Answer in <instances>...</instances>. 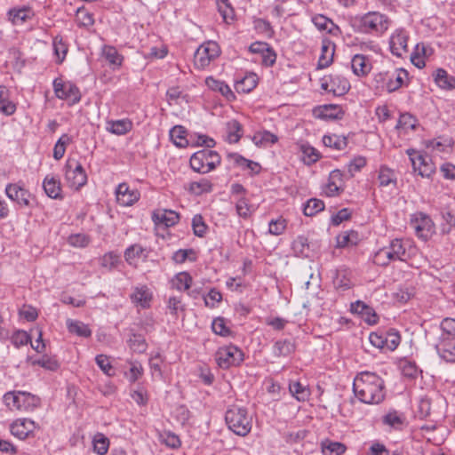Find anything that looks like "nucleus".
<instances>
[{
    "label": "nucleus",
    "instance_id": "1a4fd4ad",
    "mask_svg": "<svg viewBox=\"0 0 455 455\" xmlns=\"http://www.w3.org/2000/svg\"><path fill=\"white\" fill-rule=\"evenodd\" d=\"M54 93L58 99L68 101L69 105H74L81 100V92L79 88L72 82H64L60 78L53 81Z\"/></svg>",
    "mask_w": 455,
    "mask_h": 455
},
{
    "label": "nucleus",
    "instance_id": "423d86ee",
    "mask_svg": "<svg viewBox=\"0 0 455 455\" xmlns=\"http://www.w3.org/2000/svg\"><path fill=\"white\" fill-rule=\"evenodd\" d=\"M4 403L10 410L32 411L40 406L41 399L28 392L12 391L4 395Z\"/></svg>",
    "mask_w": 455,
    "mask_h": 455
},
{
    "label": "nucleus",
    "instance_id": "f3484780",
    "mask_svg": "<svg viewBox=\"0 0 455 455\" xmlns=\"http://www.w3.org/2000/svg\"><path fill=\"white\" fill-rule=\"evenodd\" d=\"M116 200L123 206H131L140 199V192L136 189H130L126 183L118 185L116 190Z\"/></svg>",
    "mask_w": 455,
    "mask_h": 455
},
{
    "label": "nucleus",
    "instance_id": "c9c22d12",
    "mask_svg": "<svg viewBox=\"0 0 455 455\" xmlns=\"http://www.w3.org/2000/svg\"><path fill=\"white\" fill-rule=\"evenodd\" d=\"M312 21L320 30H328L331 35H337L340 32L339 28L337 25L322 14L313 17Z\"/></svg>",
    "mask_w": 455,
    "mask_h": 455
},
{
    "label": "nucleus",
    "instance_id": "473e14b6",
    "mask_svg": "<svg viewBox=\"0 0 455 455\" xmlns=\"http://www.w3.org/2000/svg\"><path fill=\"white\" fill-rule=\"evenodd\" d=\"M227 139L229 143H237L243 136V126L235 119L228 121L226 124Z\"/></svg>",
    "mask_w": 455,
    "mask_h": 455
},
{
    "label": "nucleus",
    "instance_id": "4be33fe9",
    "mask_svg": "<svg viewBox=\"0 0 455 455\" xmlns=\"http://www.w3.org/2000/svg\"><path fill=\"white\" fill-rule=\"evenodd\" d=\"M205 84L210 90L219 92L228 100H234L235 98L230 87L223 81L215 79L212 76H209L205 79Z\"/></svg>",
    "mask_w": 455,
    "mask_h": 455
},
{
    "label": "nucleus",
    "instance_id": "b1692460",
    "mask_svg": "<svg viewBox=\"0 0 455 455\" xmlns=\"http://www.w3.org/2000/svg\"><path fill=\"white\" fill-rule=\"evenodd\" d=\"M351 68L356 76H363L371 71V64L364 55L356 54L351 60Z\"/></svg>",
    "mask_w": 455,
    "mask_h": 455
},
{
    "label": "nucleus",
    "instance_id": "4c0bfd02",
    "mask_svg": "<svg viewBox=\"0 0 455 455\" xmlns=\"http://www.w3.org/2000/svg\"><path fill=\"white\" fill-rule=\"evenodd\" d=\"M33 16V12L28 7H23L20 9H11L8 12L9 20L12 24L17 25L20 22L23 23L28 20H30Z\"/></svg>",
    "mask_w": 455,
    "mask_h": 455
},
{
    "label": "nucleus",
    "instance_id": "09e8293b",
    "mask_svg": "<svg viewBox=\"0 0 455 455\" xmlns=\"http://www.w3.org/2000/svg\"><path fill=\"white\" fill-rule=\"evenodd\" d=\"M402 374L408 379H415L418 378L421 371L414 362L403 360L400 363Z\"/></svg>",
    "mask_w": 455,
    "mask_h": 455
},
{
    "label": "nucleus",
    "instance_id": "aec40b11",
    "mask_svg": "<svg viewBox=\"0 0 455 455\" xmlns=\"http://www.w3.org/2000/svg\"><path fill=\"white\" fill-rule=\"evenodd\" d=\"M152 220L156 225L163 224L165 227H173L180 220V214L172 210H156L152 213Z\"/></svg>",
    "mask_w": 455,
    "mask_h": 455
},
{
    "label": "nucleus",
    "instance_id": "c03bdc74",
    "mask_svg": "<svg viewBox=\"0 0 455 455\" xmlns=\"http://www.w3.org/2000/svg\"><path fill=\"white\" fill-rule=\"evenodd\" d=\"M405 418L396 411H391L382 418V423L395 429H401Z\"/></svg>",
    "mask_w": 455,
    "mask_h": 455
},
{
    "label": "nucleus",
    "instance_id": "69168bd1",
    "mask_svg": "<svg viewBox=\"0 0 455 455\" xmlns=\"http://www.w3.org/2000/svg\"><path fill=\"white\" fill-rule=\"evenodd\" d=\"M387 247L399 260H404L406 249L402 239L395 238L392 240Z\"/></svg>",
    "mask_w": 455,
    "mask_h": 455
},
{
    "label": "nucleus",
    "instance_id": "de8ad7c7",
    "mask_svg": "<svg viewBox=\"0 0 455 455\" xmlns=\"http://www.w3.org/2000/svg\"><path fill=\"white\" fill-rule=\"evenodd\" d=\"M378 180L379 186L387 187L393 184L396 186V176L393 170L386 166H381L379 172Z\"/></svg>",
    "mask_w": 455,
    "mask_h": 455
},
{
    "label": "nucleus",
    "instance_id": "f03ea898",
    "mask_svg": "<svg viewBox=\"0 0 455 455\" xmlns=\"http://www.w3.org/2000/svg\"><path fill=\"white\" fill-rule=\"evenodd\" d=\"M405 79H408V72L405 69L391 68L374 74L372 84L380 92L391 93L400 89Z\"/></svg>",
    "mask_w": 455,
    "mask_h": 455
},
{
    "label": "nucleus",
    "instance_id": "5701e85b",
    "mask_svg": "<svg viewBox=\"0 0 455 455\" xmlns=\"http://www.w3.org/2000/svg\"><path fill=\"white\" fill-rule=\"evenodd\" d=\"M228 157L243 170H249L251 174H258L260 172L261 166L259 164L246 159L237 153H229Z\"/></svg>",
    "mask_w": 455,
    "mask_h": 455
},
{
    "label": "nucleus",
    "instance_id": "79ce46f5",
    "mask_svg": "<svg viewBox=\"0 0 455 455\" xmlns=\"http://www.w3.org/2000/svg\"><path fill=\"white\" fill-rule=\"evenodd\" d=\"M131 298L132 301L140 305L142 307H148L151 300V294L146 286L136 287Z\"/></svg>",
    "mask_w": 455,
    "mask_h": 455
},
{
    "label": "nucleus",
    "instance_id": "ea45409f",
    "mask_svg": "<svg viewBox=\"0 0 455 455\" xmlns=\"http://www.w3.org/2000/svg\"><path fill=\"white\" fill-rule=\"evenodd\" d=\"M212 183L208 179L203 178L198 181L190 182L188 190L193 195L201 196L212 192Z\"/></svg>",
    "mask_w": 455,
    "mask_h": 455
},
{
    "label": "nucleus",
    "instance_id": "2f4dec72",
    "mask_svg": "<svg viewBox=\"0 0 455 455\" xmlns=\"http://www.w3.org/2000/svg\"><path fill=\"white\" fill-rule=\"evenodd\" d=\"M0 111L5 116H12L16 111V105L10 100V92L0 86Z\"/></svg>",
    "mask_w": 455,
    "mask_h": 455
},
{
    "label": "nucleus",
    "instance_id": "a878e982",
    "mask_svg": "<svg viewBox=\"0 0 455 455\" xmlns=\"http://www.w3.org/2000/svg\"><path fill=\"white\" fill-rule=\"evenodd\" d=\"M289 391L291 395L299 402H307L309 400L311 392L307 386L299 381H290Z\"/></svg>",
    "mask_w": 455,
    "mask_h": 455
},
{
    "label": "nucleus",
    "instance_id": "dca6fc26",
    "mask_svg": "<svg viewBox=\"0 0 455 455\" xmlns=\"http://www.w3.org/2000/svg\"><path fill=\"white\" fill-rule=\"evenodd\" d=\"M350 311L353 314L360 315L368 324L373 325L379 321V316L375 310L362 300L351 303Z\"/></svg>",
    "mask_w": 455,
    "mask_h": 455
},
{
    "label": "nucleus",
    "instance_id": "4468645a",
    "mask_svg": "<svg viewBox=\"0 0 455 455\" xmlns=\"http://www.w3.org/2000/svg\"><path fill=\"white\" fill-rule=\"evenodd\" d=\"M6 196L13 202H16L20 207L31 206V194L28 190L19 184H8L5 188Z\"/></svg>",
    "mask_w": 455,
    "mask_h": 455
},
{
    "label": "nucleus",
    "instance_id": "9d476101",
    "mask_svg": "<svg viewBox=\"0 0 455 455\" xmlns=\"http://www.w3.org/2000/svg\"><path fill=\"white\" fill-rule=\"evenodd\" d=\"M220 48L216 42L208 41L201 44L196 50L194 61L196 67L204 68L212 60L219 57Z\"/></svg>",
    "mask_w": 455,
    "mask_h": 455
},
{
    "label": "nucleus",
    "instance_id": "37998d69",
    "mask_svg": "<svg viewBox=\"0 0 455 455\" xmlns=\"http://www.w3.org/2000/svg\"><path fill=\"white\" fill-rule=\"evenodd\" d=\"M172 287L176 290L182 291H188L192 285L193 278L187 272L178 273L172 279Z\"/></svg>",
    "mask_w": 455,
    "mask_h": 455
},
{
    "label": "nucleus",
    "instance_id": "2eb2a0df",
    "mask_svg": "<svg viewBox=\"0 0 455 455\" xmlns=\"http://www.w3.org/2000/svg\"><path fill=\"white\" fill-rule=\"evenodd\" d=\"M408 35L404 29H396L389 40L391 52L396 57H403L408 52Z\"/></svg>",
    "mask_w": 455,
    "mask_h": 455
},
{
    "label": "nucleus",
    "instance_id": "6e6552de",
    "mask_svg": "<svg viewBox=\"0 0 455 455\" xmlns=\"http://www.w3.org/2000/svg\"><path fill=\"white\" fill-rule=\"evenodd\" d=\"M64 168L66 180L71 188L78 190L86 184L87 175L79 162L68 159Z\"/></svg>",
    "mask_w": 455,
    "mask_h": 455
},
{
    "label": "nucleus",
    "instance_id": "f704fd0d",
    "mask_svg": "<svg viewBox=\"0 0 455 455\" xmlns=\"http://www.w3.org/2000/svg\"><path fill=\"white\" fill-rule=\"evenodd\" d=\"M132 128V123L128 119L108 122L107 130L116 135H124Z\"/></svg>",
    "mask_w": 455,
    "mask_h": 455
},
{
    "label": "nucleus",
    "instance_id": "72a5a7b5",
    "mask_svg": "<svg viewBox=\"0 0 455 455\" xmlns=\"http://www.w3.org/2000/svg\"><path fill=\"white\" fill-rule=\"evenodd\" d=\"M66 324L70 333L83 338H89L92 335L89 326L81 321L68 319Z\"/></svg>",
    "mask_w": 455,
    "mask_h": 455
},
{
    "label": "nucleus",
    "instance_id": "58836bf2",
    "mask_svg": "<svg viewBox=\"0 0 455 455\" xmlns=\"http://www.w3.org/2000/svg\"><path fill=\"white\" fill-rule=\"evenodd\" d=\"M323 143L325 147L336 150H342L347 146V138L338 134L324 135L323 137Z\"/></svg>",
    "mask_w": 455,
    "mask_h": 455
},
{
    "label": "nucleus",
    "instance_id": "39448f33",
    "mask_svg": "<svg viewBox=\"0 0 455 455\" xmlns=\"http://www.w3.org/2000/svg\"><path fill=\"white\" fill-rule=\"evenodd\" d=\"M221 163V156L217 151L208 148L201 149L194 153L189 164L196 172L205 174L215 170Z\"/></svg>",
    "mask_w": 455,
    "mask_h": 455
},
{
    "label": "nucleus",
    "instance_id": "c85d7f7f",
    "mask_svg": "<svg viewBox=\"0 0 455 455\" xmlns=\"http://www.w3.org/2000/svg\"><path fill=\"white\" fill-rule=\"evenodd\" d=\"M321 451L323 455H342L346 452L347 447L340 442H334L328 438L323 439L321 443Z\"/></svg>",
    "mask_w": 455,
    "mask_h": 455
},
{
    "label": "nucleus",
    "instance_id": "f257e3e1",
    "mask_svg": "<svg viewBox=\"0 0 455 455\" xmlns=\"http://www.w3.org/2000/svg\"><path fill=\"white\" fill-rule=\"evenodd\" d=\"M353 391L360 402L379 404L386 397L385 381L375 372H359L353 382Z\"/></svg>",
    "mask_w": 455,
    "mask_h": 455
},
{
    "label": "nucleus",
    "instance_id": "5fc2aeb1",
    "mask_svg": "<svg viewBox=\"0 0 455 455\" xmlns=\"http://www.w3.org/2000/svg\"><path fill=\"white\" fill-rule=\"evenodd\" d=\"M277 136L268 131L257 133L253 137V141L257 146L272 145L277 142Z\"/></svg>",
    "mask_w": 455,
    "mask_h": 455
},
{
    "label": "nucleus",
    "instance_id": "cd10ccee",
    "mask_svg": "<svg viewBox=\"0 0 455 455\" xmlns=\"http://www.w3.org/2000/svg\"><path fill=\"white\" fill-rule=\"evenodd\" d=\"M359 241L358 232L355 230L344 231L336 236V246L338 248L355 246Z\"/></svg>",
    "mask_w": 455,
    "mask_h": 455
},
{
    "label": "nucleus",
    "instance_id": "13d9d810",
    "mask_svg": "<svg viewBox=\"0 0 455 455\" xmlns=\"http://www.w3.org/2000/svg\"><path fill=\"white\" fill-rule=\"evenodd\" d=\"M440 328L442 330V334L440 338L451 339L455 338V319L446 317L444 318L440 324Z\"/></svg>",
    "mask_w": 455,
    "mask_h": 455
},
{
    "label": "nucleus",
    "instance_id": "8fccbe9b",
    "mask_svg": "<svg viewBox=\"0 0 455 455\" xmlns=\"http://www.w3.org/2000/svg\"><path fill=\"white\" fill-rule=\"evenodd\" d=\"M103 56L110 65L120 67L123 62V56L118 53L114 46L105 45L102 50Z\"/></svg>",
    "mask_w": 455,
    "mask_h": 455
},
{
    "label": "nucleus",
    "instance_id": "e2e57ef3",
    "mask_svg": "<svg viewBox=\"0 0 455 455\" xmlns=\"http://www.w3.org/2000/svg\"><path fill=\"white\" fill-rule=\"evenodd\" d=\"M443 223L441 224V233L443 235H448L451 229L455 228V215L451 212H442Z\"/></svg>",
    "mask_w": 455,
    "mask_h": 455
},
{
    "label": "nucleus",
    "instance_id": "7c9ffc66",
    "mask_svg": "<svg viewBox=\"0 0 455 455\" xmlns=\"http://www.w3.org/2000/svg\"><path fill=\"white\" fill-rule=\"evenodd\" d=\"M258 84V76L254 73L245 75L242 79L235 82V88L237 92L248 93Z\"/></svg>",
    "mask_w": 455,
    "mask_h": 455
},
{
    "label": "nucleus",
    "instance_id": "6ab92c4d",
    "mask_svg": "<svg viewBox=\"0 0 455 455\" xmlns=\"http://www.w3.org/2000/svg\"><path fill=\"white\" fill-rule=\"evenodd\" d=\"M313 114L316 118L328 120V119H341L344 116L342 108L339 105L326 104L314 108Z\"/></svg>",
    "mask_w": 455,
    "mask_h": 455
},
{
    "label": "nucleus",
    "instance_id": "bb28decb",
    "mask_svg": "<svg viewBox=\"0 0 455 455\" xmlns=\"http://www.w3.org/2000/svg\"><path fill=\"white\" fill-rule=\"evenodd\" d=\"M43 188L45 194L52 199H61L60 182L54 177L46 176L43 182Z\"/></svg>",
    "mask_w": 455,
    "mask_h": 455
},
{
    "label": "nucleus",
    "instance_id": "6e6d98bb",
    "mask_svg": "<svg viewBox=\"0 0 455 455\" xmlns=\"http://www.w3.org/2000/svg\"><path fill=\"white\" fill-rule=\"evenodd\" d=\"M11 342L15 347L20 348L31 343V336L23 330H17L11 336Z\"/></svg>",
    "mask_w": 455,
    "mask_h": 455
},
{
    "label": "nucleus",
    "instance_id": "0eeeda50",
    "mask_svg": "<svg viewBox=\"0 0 455 455\" xmlns=\"http://www.w3.org/2000/svg\"><path fill=\"white\" fill-rule=\"evenodd\" d=\"M244 359L243 351L236 346L229 345L220 347L215 355L218 365L222 369L240 365Z\"/></svg>",
    "mask_w": 455,
    "mask_h": 455
},
{
    "label": "nucleus",
    "instance_id": "4d7b16f0",
    "mask_svg": "<svg viewBox=\"0 0 455 455\" xmlns=\"http://www.w3.org/2000/svg\"><path fill=\"white\" fill-rule=\"evenodd\" d=\"M192 228L194 235L198 237H204L208 230V226L205 224L204 218L201 214H196L192 219Z\"/></svg>",
    "mask_w": 455,
    "mask_h": 455
},
{
    "label": "nucleus",
    "instance_id": "bf43d9fd",
    "mask_svg": "<svg viewBox=\"0 0 455 455\" xmlns=\"http://www.w3.org/2000/svg\"><path fill=\"white\" fill-rule=\"evenodd\" d=\"M52 45L54 53L59 59V63H61L64 60L66 54L68 52V45L65 44L62 36H56L53 38Z\"/></svg>",
    "mask_w": 455,
    "mask_h": 455
},
{
    "label": "nucleus",
    "instance_id": "338daca9",
    "mask_svg": "<svg viewBox=\"0 0 455 455\" xmlns=\"http://www.w3.org/2000/svg\"><path fill=\"white\" fill-rule=\"evenodd\" d=\"M95 362L105 374L108 376L115 375V370L109 361V358L106 355H98L95 357Z\"/></svg>",
    "mask_w": 455,
    "mask_h": 455
},
{
    "label": "nucleus",
    "instance_id": "0e129e2a",
    "mask_svg": "<svg viewBox=\"0 0 455 455\" xmlns=\"http://www.w3.org/2000/svg\"><path fill=\"white\" fill-rule=\"evenodd\" d=\"M418 125V120L410 113H403L398 120V127L404 130H415Z\"/></svg>",
    "mask_w": 455,
    "mask_h": 455
},
{
    "label": "nucleus",
    "instance_id": "412c9836",
    "mask_svg": "<svg viewBox=\"0 0 455 455\" xmlns=\"http://www.w3.org/2000/svg\"><path fill=\"white\" fill-rule=\"evenodd\" d=\"M436 350L441 358L448 363H455V338H439Z\"/></svg>",
    "mask_w": 455,
    "mask_h": 455
},
{
    "label": "nucleus",
    "instance_id": "a211bd4d",
    "mask_svg": "<svg viewBox=\"0 0 455 455\" xmlns=\"http://www.w3.org/2000/svg\"><path fill=\"white\" fill-rule=\"evenodd\" d=\"M34 429V421L28 419H19L10 425L11 434L20 440L26 439Z\"/></svg>",
    "mask_w": 455,
    "mask_h": 455
},
{
    "label": "nucleus",
    "instance_id": "864d4df0",
    "mask_svg": "<svg viewBox=\"0 0 455 455\" xmlns=\"http://www.w3.org/2000/svg\"><path fill=\"white\" fill-rule=\"evenodd\" d=\"M217 6L225 22L234 20L235 12L228 0H217Z\"/></svg>",
    "mask_w": 455,
    "mask_h": 455
},
{
    "label": "nucleus",
    "instance_id": "680f3d73",
    "mask_svg": "<svg viewBox=\"0 0 455 455\" xmlns=\"http://www.w3.org/2000/svg\"><path fill=\"white\" fill-rule=\"evenodd\" d=\"M145 249L140 244H132L124 251V259L129 265L133 264L136 259L140 258Z\"/></svg>",
    "mask_w": 455,
    "mask_h": 455
},
{
    "label": "nucleus",
    "instance_id": "c756f323",
    "mask_svg": "<svg viewBox=\"0 0 455 455\" xmlns=\"http://www.w3.org/2000/svg\"><path fill=\"white\" fill-rule=\"evenodd\" d=\"M295 343L289 339H280L275 342L273 346V354L275 356H289L295 351Z\"/></svg>",
    "mask_w": 455,
    "mask_h": 455
},
{
    "label": "nucleus",
    "instance_id": "393cba45",
    "mask_svg": "<svg viewBox=\"0 0 455 455\" xmlns=\"http://www.w3.org/2000/svg\"><path fill=\"white\" fill-rule=\"evenodd\" d=\"M435 83L444 90L455 89V76H449L447 71L443 68H437L434 74Z\"/></svg>",
    "mask_w": 455,
    "mask_h": 455
},
{
    "label": "nucleus",
    "instance_id": "3c124183",
    "mask_svg": "<svg viewBox=\"0 0 455 455\" xmlns=\"http://www.w3.org/2000/svg\"><path fill=\"white\" fill-rule=\"evenodd\" d=\"M72 142V139L68 134H62L57 140L53 148V158L60 160L66 152V147Z\"/></svg>",
    "mask_w": 455,
    "mask_h": 455
},
{
    "label": "nucleus",
    "instance_id": "a19ab883",
    "mask_svg": "<svg viewBox=\"0 0 455 455\" xmlns=\"http://www.w3.org/2000/svg\"><path fill=\"white\" fill-rule=\"evenodd\" d=\"M186 134L187 130L182 125H175L170 131L171 140L179 148H186L188 145Z\"/></svg>",
    "mask_w": 455,
    "mask_h": 455
},
{
    "label": "nucleus",
    "instance_id": "603ef678",
    "mask_svg": "<svg viewBox=\"0 0 455 455\" xmlns=\"http://www.w3.org/2000/svg\"><path fill=\"white\" fill-rule=\"evenodd\" d=\"M93 451L99 455L107 454L109 448V440L103 434H97L92 441Z\"/></svg>",
    "mask_w": 455,
    "mask_h": 455
},
{
    "label": "nucleus",
    "instance_id": "9b49d317",
    "mask_svg": "<svg viewBox=\"0 0 455 455\" xmlns=\"http://www.w3.org/2000/svg\"><path fill=\"white\" fill-rule=\"evenodd\" d=\"M411 225L415 229L416 235L424 241L428 240L435 233L432 219L423 212L415 213L411 218Z\"/></svg>",
    "mask_w": 455,
    "mask_h": 455
},
{
    "label": "nucleus",
    "instance_id": "7ed1b4c3",
    "mask_svg": "<svg viewBox=\"0 0 455 455\" xmlns=\"http://www.w3.org/2000/svg\"><path fill=\"white\" fill-rule=\"evenodd\" d=\"M389 19L378 12H370L355 20L358 31L367 34L381 35L388 29Z\"/></svg>",
    "mask_w": 455,
    "mask_h": 455
},
{
    "label": "nucleus",
    "instance_id": "774afa93",
    "mask_svg": "<svg viewBox=\"0 0 455 455\" xmlns=\"http://www.w3.org/2000/svg\"><path fill=\"white\" fill-rule=\"evenodd\" d=\"M204 300L206 307L214 308L222 300V295L216 288H212L207 295L204 296Z\"/></svg>",
    "mask_w": 455,
    "mask_h": 455
},
{
    "label": "nucleus",
    "instance_id": "f8f14e48",
    "mask_svg": "<svg viewBox=\"0 0 455 455\" xmlns=\"http://www.w3.org/2000/svg\"><path fill=\"white\" fill-rule=\"evenodd\" d=\"M321 88L334 95H344L350 88L349 82L339 75H330L322 80Z\"/></svg>",
    "mask_w": 455,
    "mask_h": 455
},
{
    "label": "nucleus",
    "instance_id": "e433bc0d",
    "mask_svg": "<svg viewBox=\"0 0 455 455\" xmlns=\"http://www.w3.org/2000/svg\"><path fill=\"white\" fill-rule=\"evenodd\" d=\"M299 149L302 153V161L307 165H311L312 164L316 163L321 157L318 150L308 143L300 144Z\"/></svg>",
    "mask_w": 455,
    "mask_h": 455
},
{
    "label": "nucleus",
    "instance_id": "20e7f679",
    "mask_svg": "<svg viewBox=\"0 0 455 455\" xmlns=\"http://www.w3.org/2000/svg\"><path fill=\"white\" fill-rule=\"evenodd\" d=\"M225 420L228 428L237 435L245 436L251 429V419L243 407L231 406L226 411Z\"/></svg>",
    "mask_w": 455,
    "mask_h": 455
},
{
    "label": "nucleus",
    "instance_id": "ddd939ff",
    "mask_svg": "<svg viewBox=\"0 0 455 455\" xmlns=\"http://www.w3.org/2000/svg\"><path fill=\"white\" fill-rule=\"evenodd\" d=\"M414 172H417L421 177H429L434 172V166L430 159L413 149L407 151Z\"/></svg>",
    "mask_w": 455,
    "mask_h": 455
},
{
    "label": "nucleus",
    "instance_id": "052dcab7",
    "mask_svg": "<svg viewBox=\"0 0 455 455\" xmlns=\"http://www.w3.org/2000/svg\"><path fill=\"white\" fill-rule=\"evenodd\" d=\"M33 365H39L46 370L55 371L60 368V363L55 357L44 355L42 358L32 362Z\"/></svg>",
    "mask_w": 455,
    "mask_h": 455
},
{
    "label": "nucleus",
    "instance_id": "a18cd8bd",
    "mask_svg": "<svg viewBox=\"0 0 455 455\" xmlns=\"http://www.w3.org/2000/svg\"><path fill=\"white\" fill-rule=\"evenodd\" d=\"M321 51L322 53L318 60V68H325L332 62L334 50L331 47L329 42H323Z\"/></svg>",
    "mask_w": 455,
    "mask_h": 455
},
{
    "label": "nucleus",
    "instance_id": "49530a36",
    "mask_svg": "<svg viewBox=\"0 0 455 455\" xmlns=\"http://www.w3.org/2000/svg\"><path fill=\"white\" fill-rule=\"evenodd\" d=\"M325 204L323 201L317 198H310L307 201L303 207V213L306 216H315L318 212L324 210Z\"/></svg>",
    "mask_w": 455,
    "mask_h": 455
}]
</instances>
